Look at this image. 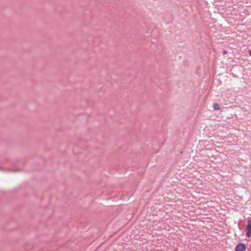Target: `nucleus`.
Masks as SVG:
<instances>
[{
  "mask_svg": "<svg viewBox=\"0 0 251 251\" xmlns=\"http://www.w3.org/2000/svg\"><path fill=\"white\" fill-rule=\"evenodd\" d=\"M213 108L215 110H218L220 109V107L219 104H218L217 103H215L213 104Z\"/></svg>",
  "mask_w": 251,
  "mask_h": 251,
  "instance_id": "3",
  "label": "nucleus"
},
{
  "mask_svg": "<svg viewBox=\"0 0 251 251\" xmlns=\"http://www.w3.org/2000/svg\"><path fill=\"white\" fill-rule=\"evenodd\" d=\"M250 55L251 56V50L250 51Z\"/></svg>",
  "mask_w": 251,
  "mask_h": 251,
  "instance_id": "5",
  "label": "nucleus"
},
{
  "mask_svg": "<svg viewBox=\"0 0 251 251\" xmlns=\"http://www.w3.org/2000/svg\"><path fill=\"white\" fill-rule=\"evenodd\" d=\"M247 236L248 237L251 236V220H249L248 222L247 226Z\"/></svg>",
  "mask_w": 251,
  "mask_h": 251,
  "instance_id": "1",
  "label": "nucleus"
},
{
  "mask_svg": "<svg viewBox=\"0 0 251 251\" xmlns=\"http://www.w3.org/2000/svg\"><path fill=\"white\" fill-rule=\"evenodd\" d=\"M223 53L224 54H226L227 53V51H224Z\"/></svg>",
  "mask_w": 251,
  "mask_h": 251,
  "instance_id": "4",
  "label": "nucleus"
},
{
  "mask_svg": "<svg viewBox=\"0 0 251 251\" xmlns=\"http://www.w3.org/2000/svg\"><path fill=\"white\" fill-rule=\"evenodd\" d=\"M246 249L245 245L243 243H239L236 247L235 251H244Z\"/></svg>",
  "mask_w": 251,
  "mask_h": 251,
  "instance_id": "2",
  "label": "nucleus"
}]
</instances>
